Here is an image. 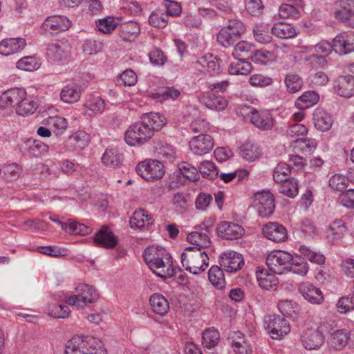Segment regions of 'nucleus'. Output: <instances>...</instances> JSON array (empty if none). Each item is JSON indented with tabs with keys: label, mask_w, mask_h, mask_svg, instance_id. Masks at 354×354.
<instances>
[{
	"label": "nucleus",
	"mask_w": 354,
	"mask_h": 354,
	"mask_svg": "<svg viewBox=\"0 0 354 354\" xmlns=\"http://www.w3.org/2000/svg\"><path fill=\"white\" fill-rule=\"evenodd\" d=\"M143 258L149 268L159 277L171 278L174 274L172 258L161 246L151 245L143 252Z\"/></svg>",
	"instance_id": "f257e3e1"
},
{
	"label": "nucleus",
	"mask_w": 354,
	"mask_h": 354,
	"mask_svg": "<svg viewBox=\"0 0 354 354\" xmlns=\"http://www.w3.org/2000/svg\"><path fill=\"white\" fill-rule=\"evenodd\" d=\"M65 354H106L102 342L91 336H75L66 345Z\"/></svg>",
	"instance_id": "f03ea898"
},
{
	"label": "nucleus",
	"mask_w": 354,
	"mask_h": 354,
	"mask_svg": "<svg viewBox=\"0 0 354 354\" xmlns=\"http://www.w3.org/2000/svg\"><path fill=\"white\" fill-rule=\"evenodd\" d=\"M181 263L187 271L198 274L208 267L209 258L204 250L187 247L181 254Z\"/></svg>",
	"instance_id": "7ed1b4c3"
},
{
	"label": "nucleus",
	"mask_w": 354,
	"mask_h": 354,
	"mask_svg": "<svg viewBox=\"0 0 354 354\" xmlns=\"http://www.w3.org/2000/svg\"><path fill=\"white\" fill-rule=\"evenodd\" d=\"M98 294L91 286L81 283L75 288V293L68 295L66 293L58 295L55 299L58 302L65 301L71 306H76L82 308L89 304L93 303L97 298Z\"/></svg>",
	"instance_id": "20e7f679"
},
{
	"label": "nucleus",
	"mask_w": 354,
	"mask_h": 354,
	"mask_svg": "<svg viewBox=\"0 0 354 354\" xmlns=\"http://www.w3.org/2000/svg\"><path fill=\"white\" fill-rule=\"evenodd\" d=\"M301 53H310L306 58V62L313 67H324L326 64V57L329 55L333 50V44H331L327 41H321L315 45L301 46Z\"/></svg>",
	"instance_id": "39448f33"
},
{
	"label": "nucleus",
	"mask_w": 354,
	"mask_h": 354,
	"mask_svg": "<svg viewBox=\"0 0 354 354\" xmlns=\"http://www.w3.org/2000/svg\"><path fill=\"white\" fill-rule=\"evenodd\" d=\"M292 255L283 250H274L268 254L266 259L269 270L274 274H282L288 272Z\"/></svg>",
	"instance_id": "423d86ee"
},
{
	"label": "nucleus",
	"mask_w": 354,
	"mask_h": 354,
	"mask_svg": "<svg viewBox=\"0 0 354 354\" xmlns=\"http://www.w3.org/2000/svg\"><path fill=\"white\" fill-rule=\"evenodd\" d=\"M137 174L147 181H153L162 178L165 174L162 163L157 160L147 159L136 166Z\"/></svg>",
	"instance_id": "0eeeda50"
},
{
	"label": "nucleus",
	"mask_w": 354,
	"mask_h": 354,
	"mask_svg": "<svg viewBox=\"0 0 354 354\" xmlns=\"http://www.w3.org/2000/svg\"><path fill=\"white\" fill-rule=\"evenodd\" d=\"M153 136L151 130L141 120L129 127L126 131L124 139L129 145L137 146L144 144Z\"/></svg>",
	"instance_id": "6e6552de"
},
{
	"label": "nucleus",
	"mask_w": 354,
	"mask_h": 354,
	"mask_svg": "<svg viewBox=\"0 0 354 354\" xmlns=\"http://www.w3.org/2000/svg\"><path fill=\"white\" fill-rule=\"evenodd\" d=\"M264 326L271 338L275 339H281L290 331V324L287 320L279 315L267 316Z\"/></svg>",
	"instance_id": "1a4fd4ad"
},
{
	"label": "nucleus",
	"mask_w": 354,
	"mask_h": 354,
	"mask_svg": "<svg viewBox=\"0 0 354 354\" xmlns=\"http://www.w3.org/2000/svg\"><path fill=\"white\" fill-rule=\"evenodd\" d=\"M335 17L339 21L354 28V0H337L335 3Z\"/></svg>",
	"instance_id": "9d476101"
},
{
	"label": "nucleus",
	"mask_w": 354,
	"mask_h": 354,
	"mask_svg": "<svg viewBox=\"0 0 354 354\" xmlns=\"http://www.w3.org/2000/svg\"><path fill=\"white\" fill-rule=\"evenodd\" d=\"M112 30H118L124 39L129 40L131 37L140 32V28L135 21H122L121 17L114 18L112 17Z\"/></svg>",
	"instance_id": "9b49d317"
},
{
	"label": "nucleus",
	"mask_w": 354,
	"mask_h": 354,
	"mask_svg": "<svg viewBox=\"0 0 354 354\" xmlns=\"http://www.w3.org/2000/svg\"><path fill=\"white\" fill-rule=\"evenodd\" d=\"M219 263L226 272H236L244 265V259L241 254L229 250L221 254Z\"/></svg>",
	"instance_id": "f8f14e48"
},
{
	"label": "nucleus",
	"mask_w": 354,
	"mask_h": 354,
	"mask_svg": "<svg viewBox=\"0 0 354 354\" xmlns=\"http://www.w3.org/2000/svg\"><path fill=\"white\" fill-rule=\"evenodd\" d=\"M214 145L212 137L209 134L201 133L194 136L189 141L190 151L198 156H203L209 153Z\"/></svg>",
	"instance_id": "ddd939ff"
},
{
	"label": "nucleus",
	"mask_w": 354,
	"mask_h": 354,
	"mask_svg": "<svg viewBox=\"0 0 354 354\" xmlns=\"http://www.w3.org/2000/svg\"><path fill=\"white\" fill-rule=\"evenodd\" d=\"M71 21L65 16L55 15L47 17L41 25L42 29L50 34H58L67 30Z\"/></svg>",
	"instance_id": "4468645a"
},
{
	"label": "nucleus",
	"mask_w": 354,
	"mask_h": 354,
	"mask_svg": "<svg viewBox=\"0 0 354 354\" xmlns=\"http://www.w3.org/2000/svg\"><path fill=\"white\" fill-rule=\"evenodd\" d=\"M218 236L226 240H236L245 234V230L239 224L230 221H221L216 227Z\"/></svg>",
	"instance_id": "2eb2a0df"
},
{
	"label": "nucleus",
	"mask_w": 354,
	"mask_h": 354,
	"mask_svg": "<svg viewBox=\"0 0 354 354\" xmlns=\"http://www.w3.org/2000/svg\"><path fill=\"white\" fill-rule=\"evenodd\" d=\"M256 207L259 214L261 217L270 216L274 210V199L273 195L269 192L257 193L254 196Z\"/></svg>",
	"instance_id": "dca6fc26"
},
{
	"label": "nucleus",
	"mask_w": 354,
	"mask_h": 354,
	"mask_svg": "<svg viewBox=\"0 0 354 354\" xmlns=\"http://www.w3.org/2000/svg\"><path fill=\"white\" fill-rule=\"evenodd\" d=\"M300 340L306 350H318L323 346L325 337L315 329L308 328L302 332Z\"/></svg>",
	"instance_id": "f3484780"
},
{
	"label": "nucleus",
	"mask_w": 354,
	"mask_h": 354,
	"mask_svg": "<svg viewBox=\"0 0 354 354\" xmlns=\"http://www.w3.org/2000/svg\"><path fill=\"white\" fill-rule=\"evenodd\" d=\"M333 43L334 51L339 55H346L354 51V31L337 35L333 39Z\"/></svg>",
	"instance_id": "a211bd4d"
},
{
	"label": "nucleus",
	"mask_w": 354,
	"mask_h": 354,
	"mask_svg": "<svg viewBox=\"0 0 354 354\" xmlns=\"http://www.w3.org/2000/svg\"><path fill=\"white\" fill-rule=\"evenodd\" d=\"M250 121L256 128L261 131L270 130L274 126V118L268 110L252 109L250 111Z\"/></svg>",
	"instance_id": "6ab92c4d"
},
{
	"label": "nucleus",
	"mask_w": 354,
	"mask_h": 354,
	"mask_svg": "<svg viewBox=\"0 0 354 354\" xmlns=\"http://www.w3.org/2000/svg\"><path fill=\"white\" fill-rule=\"evenodd\" d=\"M153 215L144 209H136L129 220V225L134 230L148 229L153 223Z\"/></svg>",
	"instance_id": "aec40b11"
},
{
	"label": "nucleus",
	"mask_w": 354,
	"mask_h": 354,
	"mask_svg": "<svg viewBox=\"0 0 354 354\" xmlns=\"http://www.w3.org/2000/svg\"><path fill=\"white\" fill-rule=\"evenodd\" d=\"M263 234L268 239L275 242H283L288 238V232L286 227L277 222H269L262 229Z\"/></svg>",
	"instance_id": "412c9836"
},
{
	"label": "nucleus",
	"mask_w": 354,
	"mask_h": 354,
	"mask_svg": "<svg viewBox=\"0 0 354 354\" xmlns=\"http://www.w3.org/2000/svg\"><path fill=\"white\" fill-rule=\"evenodd\" d=\"M71 46L67 39H63L51 44L48 48V55L55 61H66L71 54Z\"/></svg>",
	"instance_id": "4be33fe9"
},
{
	"label": "nucleus",
	"mask_w": 354,
	"mask_h": 354,
	"mask_svg": "<svg viewBox=\"0 0 354 354\" xmlns=\"http://www.w3.org/2000/svg\"><path fill=\"white\" fill-rule=\"evenodd\" d=\"M26 46V41L22 37L3 39L0 41V54L10 56L20 53Z\"/></svg>",
	"instance_id": "5701e85b"
},
{
	"label": "nucleus",
	"mask_w": 354,
	"mask_h": 354,
	"mask_svg": "<svg viewBox=\"0 0 354 354\" xmlns=\"http://www.w3.org/2000/svg\"><path fill=\"white\" fill-rule=\"evenodd\" d=\"M298 290L304 299L312 304H321L324 301L322 290L309 282L301 283Z\"/></svg>",
	"instance_id": "b1692460"
},
{
	"label": "nucleus",
	"mask_w": 354,
	"mask_h": 354,
	"mask_svg": "<svg viewBox=\"0 0 354 354\" xmlns=\"http://www.w3.org/2000/svg\"><path fill=\"white\" fill-rule=\"evenodd\" d=\"M304 10L301 0H289L279 8V15L281 19H297L300 17Z\"/></svg>",
	"instance_id": "393cba45"
},
{
	"label": "nucleus",
	"mask_w": 354,
	"mask_h": 354,
	"mask_svg": "<svg viewBox=\"0 0 354 354\" xmlns=\"http://www.w3.org/2000/svg\"><path fill=\"white\" fill-rule=\"evenodd\" d=\"M25 96V90L20 88H13L6 91L0 95V107L8 109L17 106L19 100Z\"/></svg>",
	"instance_id": "a878e982"
},
{
	"label": "nucleus",
	"mask_w": 354,
	"mask_h": 354,
	"mask_svg": "<svg viewBox=\"0 0 354 354\" xmlns=\"http://www.w3.org/2000/svg\"><path fill=\"white\" fill-rule=\"evenodd\" d=\"M350 339V333L346 329H337L330 333L327 344L329 349L340 351L347 344Z\"/></svg>",
	"instance_id": "bb28decb"
},
{
	"label": "nucleus",
	"mask_w": 354,
	"mask_h": 354,
	"mask_svg": "<svg viewBox=\"0 0 354 354\" xmlns=\"http://www.w3.org/2000/svg\"><path fill=\"white\" fill-rule=\"evenodd\" d=\"M256 277L259 286L264 290H276L279 284L278 278L264 268L257 267Z\"/></svg>",
	"instance_id": "cd10ccee"
},
{
	"label": "nucleus",
	"mask_w": 354,
	"mask_h": 354,
	"mask_svg": "<svg viewBox=\"0 0 354 354\" xmlns=\"http://www.w3.org/2000/svg\"><path fill=\"white\" fill-rule=\"evenodd\" d=\"M231 346L235 354H251L252 346L245 337L240 331H234L231 335Z\"/></svg>",
	"instance_id": "c85d7f7f"
},
{
	"label": "nucleus",
	"mask_w": 354,
	"mask_h": 354,
	"mask_svg": "<svg viewBox=\"0 0 354 354\" xmlns=\"http://www.w3.org/2000/svg\"><path fill=\"white\" fill-rule=\"evenodd\" d=\"M313 120L315 128L321 131H328L333 123L332 115L322 108L314 110Z\"/></svg>",
	"instance_id": "c756f323"
},
{
	"label": "nucleus",
	"mask_w": 354,
	"mask_h": 354,
	"mask_svg": "<svg viewBox=\"0 0 354 354\" xmlns=\"http://www.w3.org/2000/svg\"><path fill=\"white\" fill-rule=\"evenodd\" d=\"M335 92L342 97H351L354 95V77L346 75L339 77L335 82Z\"/></svg>",
	"instance_id": "7c9ffc66"
},
{
	"label": "nucleus",
	"mask_w": 354,
	"mask_h": 354,
	"mask_svg": "<svg viewBox=\"0 0 354 354\" xmlns=\"http://www.w3.org/2000/svg\"><path fill=\"white\" fill-rule=\"evenodd\" d=\"M200 102L212 110L222 111L227 106V101L221 95L213 93H203L199 97Z\"/></svg>",
	"instance_id": "2f4dec72"
},
{
	"label": "nucleus",
	"mask_w": 354,
	"mask_h": 354,
	"mask_svg": "<svg viewBox=\"0 0 354 354\" xmlns=\"http://www.w3.org/2000/svg\"><path fill=\"white\" fill-rule=\"evenodd\" d=\"M272 34L281 39H289L295 37L298 29L290 24L285 22L275 23L271 28Z\"/></svg>",
	"instance_id": "473e14b6"
},
{
	"label": "nucleus",
	"mask_w": 354,
	"mask_h": 354,
	"mask_svg": "<svg viewBox=\"0 0 354 354\" xmlns=\"http://www.w3.org/2000/svg\"><path fill=\"white\" fill-rule=\"evenodd\" d=\"M149 304L152 310L157 315H165L169 310L167 299L159 293L153 294L149 298Z\"/></svg>",
	"instance_id": "72a5a7b5"
},
{
	"label": "nucleus",
	"mask_w": 354,
	"mask_h": 354,
	"mask_svg": "<svg viewBox=\"0 0 354 354\" xmlns=\"http://www.w3.org/2000/svg\"><path fill=\"white\" fill-rule=\"evenodd\" d=\"M142 120L151 130L153 134L154 131H159L167 124L165 117L158 113L151 112L144 114Z\"/></svg>",
	"instance_id": "f704fd0d"
},
{
	"label": "nucleus",
	"mask_w": 354,
	"mask_h": 354,
	"mask_svg": "<svg viewBox=\"0 0 354 354\" xmlns=\"http://www.w3.org/2000/svg\"><path fill=\"white\" fill-rule=\"evenodd\" d=\"M234 62L228 66V73L232 75H245L250 73L252 66L251 63L245 58H234Z\"/></svg>",
	"instance_id": "c9c22d12"
},
{
	"label": "nucleus",
	"mask_w": 354,
	"mask_h": 354,
	"mask_svg": "<svg viewBox=\"0 0 354 354\" xmlns=\"http://www.w3.org/2000/svg\"><path fill=\"white\" fill-rule=\"evenodd\" d=\"M187 240L190 244L193 245L192 247L199 248L201 250L209 248L212 243L207 234L198 230L188 234Z\"/></svg>",
	"instance_id": "e433bc0d"
},
{
	"label": "nucleus",
	"mask_w": 354,
	"mask_h": 354,
	"mask_svg": "<svg viewBox=\"0 0 354 354\" xmlns=\"http://www.w3.org/2000/svg\"><path fill=\"white\" fill-rule=\"evenodd\" d=\"M81 97L80 87L76 84H69L65 86L60 93V99L67 104H73L79 101Z\"/></svg>",
	"instance_id": "4c0bfd02"
},
{
	"label": "nucleus",
	"mask_w": 354,
	"mask_h": 354,
	"mask_svg": "<svg viewBox=\"0 0 354 354\" xmlns=\"http://www.w3.org/2000/svg\"><path fill=\"white\" fill-rule=\"evenodd\" d=\"M346 231L345 223L342 220L332 222L326 232V239L330 241L339 240L343 237Z\"/></svg>",
	"instance_id": "58836bf2"
},
{
	"label": "nucleus",
	"mask_w": 354,
	"mask_h": 354,
	"mask_svg": "<svg viewBox=\"0 0 354 354\" xmlns=\"http://www.w3.org/2000/svg\"><path fill=\"white\" fill-rule=\"evenodd\" d=\"M37 109V102L32 97H28L25 91V96L21 100H19L16 112L22 116H28L35 113Z\"/></svg>",
	"instance_id": "ea45409f"
},
{
	"label": "nucleus",
	"mask_w": 354,
	"mask_h": 354,
	"mask_svg": "<svg viewBox=\"0 0 354 354\" xmlns=\"http://www.w3.org/2000/svg\"><path fill=\"white\" fill-rule=\"evenodd\" d=\"M319 100V95L315 91L304 92L296 101L295 106L301 110L308 109L316 104Z\"/></svg>",
	"instance_id": "a19ab883"
},
{
	"label": "nucleus",
	"mask_w": 354,
	"mask_h": 354,
	"mask_svg": "<svg viewBox=\"0 0 354 354\" xmlns=\"http://www.w3.org/2000/svg\"><path fill=\"white\" fill-rule=\"evenodd\" d=\"M254 50V45L247 41H241L238 42L233 48L232 56L234 58H248L251 59Z\"/></svg>",
	"instance_id": "79ce46f5"
},
{
	"label": "nucleus",
	"mask_w": 354,
	"mask_h": 354,
	"mask_svg": "<svg viewBox=\"0 0 354 354\" xmlns=\"http://www.w3.org/2000/svg\"><path fill=\"white\" fill-rule=\"evenodd\" d=\"M93 241L97 247L111 248V227L109 225L102 226L95 234Z\"/></svg>",
	"instance_id": "37998d69"
},
{
	"label": "nucleus",
	"mask_w": 354,
	"mask_h": 354,
	"mask_svg": "<svg viewBox=\"0 0 354 354\" xmlns=\"http://www.w3.org/2000/svg\"><path fill=\"white\" fill-rule=\"evenodd\" d=\"M253 37L254 40L261 44H267L272 41V32H270V28L263 24L256 25L253 28Z\"/></svg>",
	"instance_id": "c03bdc74"
},
{
	"label": "nucleus",
	"mask_w": 354,
	"mask_h": 354,
	"mask_svg": "<svg viewBox=\"0 0 354 354\" xmlns=\"http://www.w3.org/2000/svg\"><path fill=\"white\" fill-rule=\"evenodd\" d=\"M275 53L273 50L259 49L254 50L251 60L258 64L267 65L275 59Z\"/></svg>",
	"instance_id": "a18cd8bd"
},
{
	"label": "nucleus",
	"mask_w": 354,
	"mask_h": 354,
	"mask_svg": "<svg viewBox=\"0 0 354 354\" xmlns=\"http://www.w3.org/2000/svg\"><path fill=\"white\" fill-rule=\"evenodd\" d=\"M84 107L86 111L97 114L104 111L105 104L104 100L100 96L91 95L87 97Z\"/></svg>",
	"instance_id": "49530a36"
},
{
	"label": "nucleus",
	"mask_w": 354,
	"mask_h": 354,
	"mask_svg": "<svg viewBox=\"0 0 354 354\" xmlns=\"http://www.w3.org/2000/svg\"><path fill=\"white\" fill-rule=\"evenodd\" d=\"M40 66V59L35 55L24 57L16 63L17 68L26 71H36Z\"/></svg>",
	"instance_id": "de8ad7c7"
},
{
	"label": "nucleus",
	"mask_w": 354,
	"mask_h": 354,
	"mask_svg": "<svg viewBox=\"0 0 354 354\" xmlns=\"http://www.w3.org/2000/svg\"><path fill=\"white\" fill-rule=\"evenodd\" d=\"M151 95L160 101L175 100L180 95V91L174 86H168L159 88L155 93H152Z\"/></svg>",
	"instance_id": "09e8293b"
},
{
	"label": "nucleus",
	"mask_w": 354,
	"mask_h": 354,
	"mask_svg": "<svg viewBox=\"0 0 354 354\" xmlns=\"http://www.w3.org/2000/svg\"><path fill=\"white\" fill-rule=\"evenodd\" d=\"M317 142L314 138H297L293 144L295 149L305 154H310L317 148Z\"/></svg>",
	"instance_id": "8fccbe9b"
},
{
	"label": "nucleus",
	"mask_w": 354,
	"mask_h": 354,
	"mask_svg": "<svg viewBox=\"0 0 354 354\" xmlns=\"http://www.w3.org/2000/svg\"><path fill=\"white\" fill-rule=\"evenodd\" d=\"M209 282L216 288L222 289L225 287V281L223 270L218 266H213L208 272Z\"/></svg>",
	"instance_id": "3c124183"
},
{
	"label": "nucleus",
	"mask_w": 354,
	"mask_h": 354,
	"mask_svg": "<svg viewBox=\"0 0 354 354\" xmlns=\"http://www.w3.org/2000/svg\"><path fill=\"white\" fill-rule=\"evenodd\" d=\"M298 180L293 178L279 183V192L286 196L294 198L298 194Z\"/></svg>",
	"instance_id": "603ef678"
},
{
	"label": "nucleus",
	"mask_w": 354,
	"mask_h": 354,
	"mask_svg": "<svg viewBox=\"0 0 354 354\" xmlns=\"http://www.w3.org/2000/svg\"><path fill=\"white\" fill-rule=\"evenodd\" d=\"M298 250L301 255L313 263L322 265L325 262L326 258L323 254L314 251L309 247L302 245L299 246Z\"/></svg>",
	"instance_id": "864d4df0"
},
{
	"label": "nucleus",
	"mask_w": 354,
	"mask_h": 354,
	"mask_svg": "<svg viewBox=\"0 0 354 354\" xmlns=\"http://www.w3.org/2000/svg\"><path fill=\"white\" fill-rule=\"evenodd\" d=\"M220 339L218 331L214 328L205 329L202 335V344L207 348H214Z\"/></svg>",
	"instance_id": "5fc2aeb1"
},
{
	"label": "nucleus",
	"mask_w": 354,
	"mask_h": 354,
	"mask_svg": "<svg viewBox=\"0 0 354 354\" xmlns=\"http://www.w3.org/2000/svg\"><path fill=\"white\" fill-rule=\"evenodd\" d=\"M168 20L167 14L162 10H156L151 12L148 19L151 26L158 28H165L167 25Z\"/></svg>",
	"instance_id": "6e6d98bb"
},
{
	"label": "nucleus",
	"mask_w": 354,
	"mask_h": 354,
	"mask_svg": "<svg viewBox=\"0 0 354 354\" xmlns=\"http://www.w3.org/2000/svg\"><path fill=\"white\" fill-rule=\"evenodd\" d=\"M28 153L35 158L40 157L46 154L49 149L48 146L39 140H28Z\"/></svg>",
	"instance_id": "4d7b16f0"
},
{
	"label": "nucleus",
	"mask_w": 354,
	"mask_h": 354,
	"mask_svg": "<svg viewBox=\"0 0 354 354\" xmlns=\"http://www.w3.org/2000/svg\"><path fill=\"white\" fill-rule=\"evenodd\" d=\"M198 171L203 177L209 180L215 179L218 176V170L214 163L209 160H204L198 166Z\"/></svg>",
	"instance_id": "13d9d810"
},
{
	"label": "nucleus",
	"mask_w": 354,
	"mask_h": 354,
	"mask_svg": "<svg viewBox=\"0 0 354 354\" xmlns=\"http://www.w3.org/2000/svg\"><path fill=\"white\" fill-rule=\"evenodd\" d=\"M241 156L248 161H254L261 153V151L257 145L245 144L241 149Z\"/></svg>",
	"instance_id": "bf43d9fd"
},
{
	"label": "nucleus",
	"mask_w": 354,
	"mask_h": 354,
	"mask_svg": "<svg viewBox=\"0 0 354 354\" xmlns=\"http://www.w3.org/2000/svg\"><path fill=\"white\" fill-rule=\"evenodd\" d=\"M66 232L75 234L86 236L91 233L92 228L84 223H79L75 220H68V227Z\"/></svg>",
	"instance_id": "052dcab7"
},
{
	"label": "nucleus",
	"mask_w": 354,
	"mask_h": 354,
	"mask_svg": "<svg viewBox=\"0 0 354 354\" xmlns=\"http://www.w3.org/2000/svg\"><path fill=\"white\" fill-rule=\"evenodd\" d=\"M70 313L69 308L62 304L49 305L47 309V314L54 318H66Z\"/></svg>",
	"instance_id": "680f3d73"
},
{
	"label": "nucleus",
	"mask_w": 354,
	"mask_h": 354,
	"mask_svg": "<svg viewBox=\"0 0 354 354\" xmlns=\"http://www.w3.org/2000/svg\"><path fill=\"white\" fill-rule=\"evenodd\" d=\"M89 141V135L84 131L76 132L69 138L70 144L75 149H84L88 145Z\"/></svg>",
	"instance_id": "e2e57ef3"
},
{
	"label": "nucleus",
	"mask_w": 354,
	"mask_h": 354,
	"mask_svg": "<svg viewBox=\"0 0 354 354\" xmlns=\"http://www.w3.org/2000/svg\"><path fill=\"white\" fill-rule=\"evenodd\" d=\"M302 80L300 77L296 74L290 73L285 77V84L288 92L295 93L301 90L302 87Z\"/></svg>",
	"instance_id": "0e129e2a"
},
{
	"label": "nucleus",
	"mask_w": 354,
	"mask_h": 354,
	"mask_svg": "<svg viewBox=\"0 0 354 354\" xmlns=\"http://www.w3.org/2000/svg\"><path fill=\"white\" fill-rule=\"evenodd\" d=\"M328 183L331 189L342 192L348 187V179L341 174H335L330 178Z\"/></svg>",
	"instance_id": "69168bd1"
},
{
	"label": "nucleus",
	"mask_w": 354,
	"mask_h": 354,
	"mask_svg": "<svg viewBox=\"0 0 354 354\" xmlns=\"http://www.w3.org/2000/svg\"><path fill=\"white\" fill-rule=\"evenodd\" d=\"M238 39L236 36L224 28H222L217 35L218 42L225 48L234 45Z\"/></svg>",
	"instance_id": "338daca9"
},
{
	"label": "nucleus",
	"mask_w": 354,
	"mask_h": 354,
	"mask_svg": "<svg viewBox=\"0 0 354 354\" xmlns=\"http://www.w3.org/2000/svg\"><path fill=\"white\" fill-rule=\"evenodd\" d=\"M290 173V166L285 162L279 163L273 171L274 182L279 183L288 180V176Z\"/></svg>",
	"instance_id": "774afa93"
}]
</instances>
